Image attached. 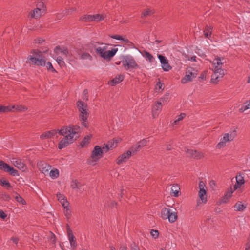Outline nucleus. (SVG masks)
Listing matches in <instances>:
<instances>
[{
	"mask_svg": "<svg viewBox=\"0 0 250 250\" xmlns=\"http://www.w3.org/2000/svg\"><path fill=\"white\" fill-rule=\"evenodd\" d=\"M81 131L80 127L78 125H71L65 126L60 129L58 133L64 137L62 139L58 144V148L62 149L67 146L69 144L73 143L76 140V135Z\"/></svg>",
	"mask_w": 250,
	"mask_h": 250,
	"instance_id": "nucleus-1",
	"label": "nucleus"
},
{
	"mask_svg": "<svg viewBox=\"0 0 250 250\" xmlns=\"http://www.w3.org/2000/svg\"><path fill=\"white\" fill-rule=\"evenodd\" d=\"M117 142H116L115 143L113 142L111 145L108 143L102 148L99 146H95L91 152L90 157L87 160V164L91 165H96L97 162L103 157L104 152V151L107 152L109 149L115 147L117 146Z\"/></svg>",
	"mask_w": 250,
	"mask_h": 250,
	"instance_id": "nucleus-2",
	"label": "nucleus"
},
{
	"mask_svg": "<svg viewBox=\"0 0 250 250\" xmlns=\"http://www.w3.org/2000/svg\"><path fill=\"white\" fill-rule=\"evenodd\" d=\"M223 60H224L223 58L221 59V58L217 57L211 62L213 67L212 70L214 72L211 78V82L212 83H218L225 74L226 70L222 68L224 65V62H222Z\"/></svg>",
	"mask_w": 250,
	"mask_h": 250,
	"instance_id": "nucleus-3",
	"label": "nucleus"
},
{
	"mask_svg": "<svg viewBox=\"0 0 250 250\" xmlns=\"http://www.w3.org/2000/svg\"><path fill=\"white\" fill-rule=\"evenodd\" d=\"M99 44H103V43L97 42L93 43V46L95 47V52L104 59H110L118 51L117 48H113L111 50L107 51V44H104L103 46L96 47V45Z\"/></svg>",
	"mask_w": 250,
	"mask_h": 250,
	"instance_id": "nucleus-4",
	"label": "nucleus"
},
{
	"mask_svg": "<svg viewBox=\"0 0 250 250\" xmlns=\"http://www.w3.org/2000/svg\"><path fill=\"white\" fill-rule=\"evenodd\" d=\"M33 53L35 55V56L31 55H29L26 61L27 63L30 66H44L46 64V61L44 57L40 54L41 52L39 51L37 53L35 51H33Z\"/></svg>",
	"mask_w": 250,
	"mask_h": 250,
	"instance_id": "nucleus-5",
	"label": "nucleus"
},
{
	"mask_svg": "<svg viewBox=\"0 0 250 250\" xmlns=\"http://www.w3.org/2000/svg\"><path fill=\"white\" fill-rule=\"evenodd\" d=\"M77 107L80 112L79 119L82 125L85 127L88 126L87 120L89 115L87 112V106L83 102L79 101L77 102Z\"/></svg>",
	"mask_w": 250,
	"mask_h": 250,
	"instance_id": "nucleus-6",
	"label": "nucleus"
},
{
	"mask_svg": "<svg viewBox=\"0 0 250 250\" xmlns=\"http://www.w3.org/2000/svg\"><path fill=\"white\" fill-rule=\"evenodd\" d=\"M123 66L126 70L138 67V65L134 58L131 55H126L123 57L121 61Z\"/></svg>",
	"mask_w": 250,
	"mask_h": 250,
	"instance_id": "nucleus-7",
	"label": "nucleus"
},
{
	"mask_svg": "<svg viewBox=\"0 0 250 250\" xmlns=\"http://www.w3.org/2000/svg\"><path fill=\"white\" fill-rule=\"evenodd\" d=\"M197 75V70L193 68L189 67L187 69L185 76L181 79V83H186L191 82L194 78L196 77Z\"/></svg>",
	"mask_w": 250,
	"mask_h": 250,
	"instance_id": "nucleus-8",
	"label": "nucleus"
},
{
	"mask_svg": "<svg viewBox=\"0 0 250 250\" xmlns=\"http://www.w3.org/2000/svg\"><path fill=\"white\" fill-rule=\"evenodd\" d=\"M0 169L5 172L9 173L11 175L15 176L18 175V171L14 169L13 167L0 160Z\"/></svg>",
	"mask_w": 250,
	"mask_h": 250,
	"instance_id": "nucleus-9",
	"label": "nucleus"
},
{
	"mask_svg": "<svg viewBox=\"0 0 250 250\" xmlns=\"http://www.w3.org/2000/svg\"><path fill=\"white\" fill-rule=\"evenodd\" d=\"M199 196L203 203H206L207 201V197L206 195V189L205 183L203 181H200L199 183Z\"/></svg>",
	"mask_w": 250,
	"mask_h": 250,
	"instance_id": "nucleus-10",
	"label": "nucleus"
},
{
	"mask_svg": "<svg viewBox=\"0 0 250 250\" xmlns=\"http://www.w3.org/2000/svg\"><path fill=\"white\" fill-rule=\"evenodd\" d=\"M37 8L33 11L31 13V18H38L45 12V8L43 2H39L37 4Z\"/></svg>",
	"mask_w": 250,
	"mask_h": 250,
	"instance_id": "nucleus-11",
	"label": "nucleus"
},
{
	"mask_svg": "<svg viewBox=\"0 0 250 250\" xmlns=\"http://www.w3.org/2000/svg\"><path fill=\"white\" fill-rule=\"evenodd\" d=\"M158 58L160 60L162 68L164 71H168L172 68L169 64L168 60L165 56L159 54L158 55Z\"/></svg>",
	"mask_w": 250,
	"mask_h": 250,
	"instance_id": "nucleus-12",
	"label": "nucleus"
},
{
	"mask_svg": "<svg viewBox=\"0 0 250 250\" xmlns=\"http://www.w3.org/2000/svg\"><path fill=\"white\" fill-rule=\"evenodd\" d=\"M185 151L188 154L189 157L197 160L201 159L204 157V155L202 152L198 151L196 150L185 148Z\"/></svg>",
	"mask_w": 250,
	"mask_h": 250,
	"instance_id": "nucleus-13",
	"label": "nucleus"
},
{
	"mask_svg": "<svg viewBox=\"0 0 250 250\" xmlns=\"http://www.w3.org/2000/svg\"><path fill=\"white\" fill-rule=\"evenodd\" d=\"M39 169L44 174H48L51 168V166L43 162L40 161L37 163Z\"/></svg>",
	"mask_w": 250,
	"mask_h": 250,
	"instance_id": "nucleus-14",
	"label": "nucleus"
},
{
	"mask_svg": "<svg viewBox=\"0 0 250 250\" xmlns=\"http://www.w3.org/2000/svg\"><path fill=\"white\" fill-rule=\"evenodd\" d=\"M233 137L230 136L229 133H225L224 136L221 138L220 142L216 146L217 148H221L224 147L226 143L228 142H230L233 140Z\"/></svg>",
	"mask_w": 250,
	"mask_h": 250,
	"instance_id": "nucleus-15",
	"label": "nucleus"
},
{
	"mask_svg": "<svg viewBox=\"0 0 250 250\" xmlns=\"http://www.w3.org/2000/svg\"><path fill=\"white\" fill-rule=\"evenodd\" d=\"M132 155V151L128 150L126 152L123 153L120 155L117 159L116 163L118 165H120L124 162H125Z\"/></svg>",
	"mask_w": 250,
	"mask_h": 250,
	"instance_id": "nucleus-16",
	"label": "nucleus"
},
{
	"mask_svg": "<svg viewBox=\"0 0 250 250\" xmlns=\"http://www.w3.org/2000/svg\"><path fill=\"white\" fill-rule=\"evenodd\" d=\"M162 108V102L157 101L152 108V115L154 118H156L160 113Z\"/></svg>",
	"mask_w": 250,
	"mask_h": 250,
	"instance_id": "nucleus-17",
	"label": "nucleus"
},
{
	"mask_svg": "<svg viewBox=\"0 0 250 250\" xmlns=\"http://www.w3.org/2000/svg\"><path fill=\"white\" fill-rule=\"evenodd\" d=\"M234 189L233 190L232 188L230 189H229L228 191H227L224 196L222 198L221 200V203H227L229 202V199H230L232 193H233L234 191Z\"/></svg>",
	"mask_w": 250,
	"mask_h": 250,
	"instance_id": "nucleus-18",
	"label": "nucleus"
},
{
	"mask_svg": "<svg viewBox=\"0 0 250 250\" xmlns=\"http://www.w3.org/2000/svg\"><path fill=\"white\" fill-rule=\"evenodd\" d=\"M13 164L20 170H24L25 167V164L20 159H12Z\"/></svg>",
	"mask_w": 250,
	"mask_h": 250,
	"instance_id": "nucleus-19",
	"label": "nucleus"
},
{
	"mask_svg": "<svg viewBox=\"0 0 250 250\" xmlns=\"http://www.w3.org/2000/svg\"><path fill=\"white\" fill-rule=\"evenodd\" d=\"M56 130L47 131L40 135V138L42 140L50 138L57 134Z\"/></svg>",
	"mask_w": 250,
	"mask_h": 250,
	"instance_id": "nucleus-20",
	"label": "nucleus"
},
{
	"mask_svg": "<svg viewBox=\"0 0 250 250\" xmlns=\"http://www.w3.org/2000/svg\"><path fill=\"white\" fill-rule=\"evenodd\" d=\"M236 184L234 186V190L240 188L242 185L244 184L245 181L242 175L239 174L236 177Z\"/></svg>",
	"mask_w": 250,
	"mask_h": 250,
	"instance_id": "nucleus-21",
	"label": "nucleus"
},
{
	"mask_svg": "<svg viewBox=\"0 0 250 250\" xmlns=\"http://www.w3.org/2000/svg\"><path fill=\"white\" fill-rule=\"evenodd\" d=\"M54 52L57 54H62V55L67 56L68 54V50L65 47H60L59 46H57L54 49Z\"/></svg>",
	"mask_w": 250,
	"mask_h": 250,
	"instance_id": "nucleus-22",
	"label": "nucleus"
},
{
	"mask_svg": "<svg viewBox=\"0 0 250 250\" xmlns=\"http://www.w3.org/2000/svg\"><path fill=\"white\" fill-rule=\"evenodd\" d=\"M68 238L70 242V245L73 248H75L77 246V243L75 240V236L72 234L71 230L68 231Z\"/></svg>",
	"mask_w": 250,
	"mask_h": 250,
	"instance_id": "nucleus-23",
	"label": "nucleus"
},
{
	"mask_svg": "<svg viewBox=\"0 0 250 250\" xmlns=\"http://www.w3.org/2000/svg\"><path fill=\"white\" fill-rule=\"evenodd\" d=\"M212 28L210 26L207 25L204 30V36L209 39L212 34Z\"/></svg>",
	"mask_w": 250,
	"mask_h": 250,
	"instance_id": "nucleus-24",
	"label": "nucleus"
},
{
	"mask_svg": "<svg viewBox=\"0 0 250 250\" xmlns=\"http://www.w3.org/2000/svg\"><path fill=\"white\" fill-rule=\"evenodd\" d=\"M171 210L169 208H164L162 209L161 212V216L164 219H167L168 216H169V214Z\"/></svg>",
	"mask_w": 250,
	"mask_h": 250,
	"instance_id": "nucleus-25",
	"label": "nucleus"
},
{
	"mask_svg": "<svg viewBox=\"0 0 250 250\" xmlns=\"http://www.w3.org/2000/svg\"><path fill=\"white\" fill-rule=\"evenodd\" d=\"M124 77L123 75H119L117 76L115 78L113 79L111 83H112V85H116L118 83H119L124 80Z\"/></svg>",
	"mask_w": 250,
	"mask_h": 250,
	"instance_id": "nucleus-26",
	"label": "nucleus"
},
{
	"mask_svg": "<svg viewBox=\"0 0 250 250\" xmlns=\"http://www.w3.org/2000/svg\"><path fill=\"white\" fill-rule=\"evenodd\" d=\"M234 208L236 211H243L246 208V205L241 204V202H237L234 206Z\"/></svg>",
	"mask_w": 250,
	"mask_h": 250,
	"instance_id": "nucleus-27",
	"label": "nucleus"
},
{
	"mask_svg": "<svg viewBox=\"0 0 250 250\" xmlns=\"http://www.w3.org/2000/svg\"><path fill=\"white\" fill-rule=\"evenodd\" d=\"M167 219H168V221L170 223H174L175 222L177 219V214L175 212H171L170 211L169 216Z\"/></svg>",
	"mask_w": 250,
	"mask_h": 250,
	"instance_id": "nucleus-28",
	"label": "nucleus"
},
{
	"mask_svg": "<svg viewBox=\"0 0 250 250\" xmlns=\"http://www.w3.org/2000/svg\"><path fill=\"white\" fill-rule=\"evenodd\" d=\"M110 37L114 39L122 41L125 44H127L130 42V41L127 39L123 38L122 36L120 35H113L110 36Z\"/></svg>",
	"mask_w": 250,
	"mask_h": 250,
	"instance_id": "nucleus-29",
	"label": "nucleus"
},
{
	"mask_svg": "<svg viewBox=\"0 0 250 250\" xmlns=\"http://www.w3.org/2000/svg\"><path fill=\"white\" fill-rule=\"evenodd\" d=\"M48 174L52 179H54L58 177L59 175V171L57 169L54 168L51 170L50 172L49 171Z\"/></svg>",
	"mask_w": 250,
	"mask_h": 250,
	"instance_id": "nucleus-30",
	"label": "nucleus"
},
{
	"mask_svg": "<svg viewBox=\"0 0 250 250\" xmlns=\"http://www.w3.org/2000/svg\"><path fill=\"white\" fill-rule=\"evenodd\" d=\"M80 20L82 21L90 22L92 21V15H84L80 18Z\"/></svg>",
	"mask_w": 250,
	"mask_h": 250,
	"instance_id": "nucleus-31",
	"label": "nucleus"
},
{
	"mask_svg": "<svg viewBox=\"0 0 250 250\" xmlns=\"http://www.w3.org/2000/svg\"><path fill=\"white\" fill-rule=\"evenodd\" d=\"M14 108H15V106H2V105H0V112L5 113V112H9V111H11L12 110V109H14Z\"/></svg>",
	"mask_w": 250,
	"mask_h": 250,
	"instance_id": "nucleus-32",
	"label": "nucleus"
},
{
	"mask_svg": "<svg viewBox=\"0 0 250 250\" xmlns=\"http://www.w3.org/2000/svg\"><path fill=\"white\" fill-rule=\"evenodd\" d=\"M186 117V114L184 113H181L179 115L176 117V119L172 123V125H176L178 122L182 120Z\"/></svg>",
	"mask_w": 250,
	"mask_h": 250,
	"instance_id": "nucleus-33",
	"label": "nucleus"
},
{
	"mask_svg": "<svg viewBox=\"0 0 250 250\" xmlns=\"http://www.w3.org/2000/svg\"><path fill=\"white\" fill-rule=\"evenodd\" d=\"M0 185L2 187H6L7 189H9L12 188L9 181L4 179H0Z\"/></svg>",
	"mask_w": 250,
	"mask_h": 250,
	"instance_id": "nucleus-34",
	"label": "nucleus"
},
{
	"mask_svg": "<svg viewBox=\"0 0 250 250\" xmlns=\"http://www.w3.org/2000/svg\"><path fill=\"white\" fill-rule=\"evenodd\" d=\"M179 188L177 185H173L171 187V192L173 193V196L178 197V190Z\"/></svg>",
	"mask_w": 250,
	"mask_h": 250,
	"instance_id": "nucleus-35",
	"label": "nucleus"
},
{
	"mask_svg": "<svg viewBox=\"0 0 250 250\" xmlns=\"http://www.w3.org/2000/svg\"><path fill=\"white\" fill-rule=\"evenodd\" d=\"M104 19V17L100 14H96L92 15V21H99Z\"/></svg>",
	"mask_w": 250,
	"mask_h": 250,
	"instance_id": "nucleus-36",
	"label": "nucleus"
},
{
	"mask_svg": "<svg viewBox=\"0 0 250 250\" xmlns=\"http://www.w3.org/2000/svg\"><path fill=\"white\" fill-rule=\"evenodd\" d=\"M90 136H86L84 137V138L83 139V140L81 142V146L83 147L87 145H88L90 142Z\"/></svg>",
	"mask_w": 250,
	"mask_h": 250,
	"instance_id": "nucleus-37",
	"label": "nucleus"
},
{
	"mask_svg": "<svg viewBox=\"0 0 250 250\" xmlns=\"http://www.w3.org/2000/svg\"><path fill=\"white\" fill-rule=\"evenodd\" d=\"M145 57L146 60H148L150 62H152L154 57L152 54L146 51H144Z\"/></svg>",
	"mask_w": 250,
	"mask_h": 250,
	"instance_id": "nucleus-38",
	"label": "nucleus"
},
{
	"mask_svg": "<svg viewBox=\"0 0 250 250\" xmlns=\"http://www.w3.org/2000/svg\"><path fill=\"white\" fill-rule=\"evenodd\" d=\"M80 183L76 180L72 181L71 184V187L73 189L79 188H80Z\"/></svg>",
	"mask_w": 250,
	"mask_h": 250,
	"instance_id": "nucleus-39",
	"label": "nucleus"
},
{
	"mask_svg": "<svg viewBox=\"0 0 250 250\" xmlns=\"http://www.w3.org/2000/svg\"><path fill=\"white\" fill-rule=\"evenodd\" d=\"M64 214L68 221L71 216V211L68 207L64 208Z\"/></svg>",
	"mask_w": 250,
	"mask_h": 250,
	"instance_id": "nucleus-40",
	"label": "nucleus"
},
{
	"mask_svg": "<svg viewBox=\"0 0 250 250\" xmlns=\"http://www.w3.org/2000/svg\"><path fill=\"white\" fill-rule=\"evenodd\" d=\"M141 148H142V147L140 145H139L137 143V144H136L135 146H133L131 148V150H130V151H132V154H134L136 152L139 151Z\"/></svg>",
	"mask_w": 250,
	"mask_h": 250,
	"instance_id": "nucleus-41",
	"label": "nucleus"
},
{
	"mask_svg": "<svg viewBox=\"0 0 250 250\" xmlns=\"http://www.w3.org/2000/svg\"><path fill=\"white\" fill-rule=\"evenodd\" d=\"M15 198L16 201H17L18 202L21 203L22 205L26 204L25 201L19 195H17V196H16Z\"/></svg>",
	"mask_w": 250,
	"mask_h": 250,
	"instance_id": "nucleus-42",
	"label": "nucleus"
},
{
	"mask_svg": "<svg viewBox=\"0 0 250 250\" xmlns=\"http://www.w3.org/2000/svg\"><path fill=\"white\" fill-rule=\"evenodd\" d=\"M81 58L83 59H88L91 60H92V57L89 53L84 52L81 55Z\"/></svg>",
	"mask_w": 250,
	"mask_h": 250,
	"instance_id": "nucleus-43",
	"label": "nucleus"
},
{
	"mask_svg": "<svg viewBox=\"0 0 250 250\" xmlns=\"http://www.w3.org/2000/svg\"><path fill=\"white\" fill-rule=\"evenodd\" d=\"M152 12L149 9H146L145 10L141 15V18H144V17H146L148 15H150L151 14H152Z\"/></svg>",
	"mask_w": 250,
	"mask_h": 250,
	"instance_id": "nucleus-44",
	"label": "nucleus"
},
{
	"mask_svg": "<svg viewBox=\"0 0 250 250\" xmlns=\"http://www.w3.org/2000/svg\"><path fill=\"white\" fill-rule=\"evenodd\" d=\"M155 90L156 91H159L160 90H163L164 84L162 83L158 82L155 86Z\"/></svg>",
	"mask_w": 250,
	"mask_h": 250,
	"instance_id": "nucleus-45",
	"label": "nucleus"
},
{
	"mask_svg": "<svg viewBox=\"0 0 250 250\" xmlns=\"http://www.w3.org/2000/svg\"><path fill=\"white\" fill-rule=\"evenodd\" d=\"M45 66H46L47 69L48 70H50L52 72H56L55 69L53 68V67L50 62H48L47 63H46Z\"/></svg>",
	"mask_w": 250,
	"mask_h": 250,
	"instance_id": "nucleus-46",
	"label": "nucleus"
},
{
	"mask_svg": "<svg viewBox=\"0 0 250 250\" xmlns=\"http://www.w3.org/2000/svg\"><path fill=\"white\" fill-rule=\"evenodd\" d=\"M60 202L62 204V206L64 208L68 207L69 203L68 202L66 199L64 198H62V199H60Z\"/></svg>",
	"mask_w": 250,
	"mask_h": 250,
	"instance_id": "nucleus-47",
	"label": "nucleus"
},
{
	"mask_svg": "<svg viewBox=\"0 0 250 250\" xmlns=\"http://www.w3.org/2000/svg\"><path fill=\"white\" fill-rule=\"evenodd\" d=\"M169 93H166L160 99L159 101H162L163 102H166L168 101L169 99Z\"/></svg>",
	"mask_w": 250,
	"mask_h": 250,
	"instance_id": "nucleus-48",
	"label": "nucleus"
},
{
	"mask_svg": "<svg viewBox=\"0 0 250 250\" xmlns=\"http://www.w3.org/2000/svg\"><path fill=\"white\" fill-rule=\"evenodd\" d=\"M56 61L60 66L63 65L64 63L63 58L61 56H58L56 59Z\"/></svg>",
	"mask_w": 250,
	"mask_h": 250,
	"instance_id": "nucleus-49",
	"label": "nucleus"
},
{
	"mask_svg": "<svg viewBox=\"0 0 250 250\" xmlns=\"http://www.w3.org/2000/svg\"><path fill=\"white\" fill-rule=\"evenodd\" d=\"M147 141V139H143L140 141L138 144L140 145L142 147L146 145Z\"/></svg>",
	"mask_w": 250,
	"mask_h": 250,
	"instance_id": "nucleus-50",
	"label": "nucleus"
},
{
	"mask_svg": "<svg viewBox=\"0 0 250 250\" xmlns=\"http://www.w3.org/2000/svg\"><path fill=\"white\" fill-rule=\"evenodd\" d=\"M131 250H140L139 247L135 242H133L130 245Z\"/></svg>",
	"mask_w": 250,
	"mask_h": 250,
	"instance_id": "nucleus-51",
	"label": "nucleus"
},
{
	"mask_svg": "<svg viewBox=\"0 0 250 250\" xmlns=\"http://www.w3.org/2000/svg\"><path fill=\"white\" fill-rule=\"evenodd\" d=\"M150 233L151 235L155 238H157L159 236V232L157 230H151Z\"/></svg>",
	"mask_w": 250,
	"mask_h": 250,
	"instance_id": "nucleus-52",
	"label": "nucleus"
},
{
	"mask_svg": "<svg viewBox=\"0 0 250 250\" xmlns=\"http://www.w3.org/2000/svg\"><path fill=\"white\" fill-rule=\"evenodd\" d=\"M245 250H250V234L246 245Z\"/></svg>",
	"mask_w": 250,
	"mask_h": 250,
	"instance_id": "nucleus-53",
	"label": "nucleus"
},
{
	"mask_svg": "<svg viewBox=\"0 0 250 250\" xmlns=\"http://www.w3.org/2000/svg\"><path fill=\"white\" fill-rule=\"evenodd\" d=\"M16 109L19 111H26L27 108L25 106H17Z\"/></svg>",
	"mask_w": 250,
	"mask_h": 250,
	"instance_id": "nucleus-54",
	"label": "nucleus"
},
{
	"mask_svg": "<svg viewBox=\"0 0 250 250\" xmlns=\"http://www.w3.org/2000/svg\"><path fill=\"white\" fill-rule=\"evenodd\" d=\"M244 105L245 106V109H250V100L244 103Z\"/></svg>",
	"mask_w": 250,
	"mask_h": 250,
	"instance_id": "nucleus-55",
	"label": "nucleus"
},
{
	"mask_svg": "<svg viewBox=\"0 0 250 250\" xmlns=\"http://www.w3.org/2000/svg\"><path fill=\"white\" fill-rule=\"evenodd\" d=\"M7 217V215L4 212L3 210H0V217L4 219Z\"/></svg>",
	"mask_w": 250,
	"mask_h": 250,
	"instance_id": "nucleus-56",
	"label": "nucleus"
},
{
	"mask_svg": "<svg viewBox=\"0 0 250 250\" xmlns=\"http://www.w3.org/2000/svg\"><path fill=\"white\" fill-rule=\"evenodd\" d=\"M11 240L15 244H17L19 241V239L17 237H13L11 238Z\"/></svg>",
	"mask_w": 250,
	"mask_h": 250,
	"instance_id": "nucleus-57",
	"label": "nucleus"
},
{
	"mask_svg": "<svg viewBox=\"0 0 250 250\" xmlns=\"http://www.w3.org/2000/svg\"><path fill=\"white\" fill-rule=\"evenodd\" d=\"M87 94H88V91L87 89H84L83 91V96H84L85 97V98L86 100L88 99V96H87Z\"/></svg>",
	"mask_w": 250,
	"mask_h": 250,
	"instance_id": "nucleus-58",
	"label": "nucleus"
},
{
	"mask_svg": "<svg viewBox=\"0 0 250 250\" xmlns=\"http://www.w3.org/2000/svg\"><path fill=\"white\" fill-rule=\"evenodd\" d=\"M44 41V40L42 39V38H39L37 40H36L35 41V43H42Z\"/></svg>",
	"mask_w": 250,
	"mask_h": 250,
	"instance_id": "nucleus-59",
	"label": "nucleus"
},
{
	"mask_svg": "<svg viewBox=\"0 0 250 250\" xmlns=\"http://www.w3.org/2000/svg\"><path fill=\"white\" fill-rule=\"evenodd\" d=\"M166 149L167 150H170L172 149V146H171V144H166Z\"/></svg>",
	"mask_w": 250,
	"mask_h": 250,
	"instance_id": "nucleus-60",
	"label": "nucleus"
},
{
	"mask_svg": "<svg viewBox=\"0 0 250 250\" xmlns=\"http://www.w3.org/2000/svg\"><path fill=\"white\" fill-rule=\"evenodd\" d=\"M247 110V109H245V106L243 104L241 107L239 109V111L240 112H244L245 110Z\"/></svg>",
	"mask_w": 250,
	"mask_h": 250,
	"instance_id": "nucleus-61",
	"label": "nucleus"
},
{
	"mask_svg": "<svg viewBox=\"0 0 250 250\" xmlns=\"http://www.w3.org/2000/svg\"><path fill=\"white\" fill-rule=\"evenodd\" d=\"M57 197L58 199V200L60 201V199H62V198H64L62 195L59 193L57 194Z\"/></svg>",
	"mask_w": 250,
	"mask_h": 250,
	"instance_id": "nucleus-62",
	"label": "nucleus"
},
{
	"mask_svg": "<svg viewBox=\"0 0 250 250\" xmlns=\"http://www.w3.org/2000/svg\"><path fill=\"white\" fill-rule=\"evenodd\" d=\"M4 199L7 200V201H9L10 199V197L9 195L8 194H5L4 195Z\"/></svg>",
	"mask_w": 250,
	"mask_h": 250,
	"instance_id": "nucleus-63",
	"label": "nucleus"
},
{
	"mask_svg": "<svg viewBox=\"0 0 250 250\" xmlns=\"http://www.w3.org/2000/svg\"><path fill=\"white\" fill-rule=\"evenodd\" d=\"M110 249L111 250H116V248L113 246L110 247Z\"/></svg>",
	"mask_w": 250,
	"mask_h": 250,
	"instance_id": "nucleus-64",
	"label": "nucleus"
}]
</instances>
